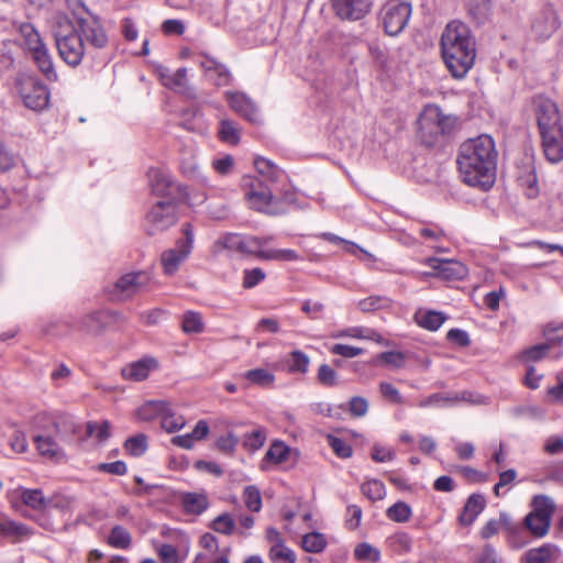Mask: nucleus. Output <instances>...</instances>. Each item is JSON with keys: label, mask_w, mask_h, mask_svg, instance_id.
<instances>
[{"label": "nucleus", "mask_w": 563, "mask_h": 563, "mask_svg": "<svg viewBox=\"0 0 563 563\" xmlns=\"http://www.w3.org/2000/svg\"><path fill=\"white\" fill-rule=\"evenodd\" d=\"M543 334L547 338V343L537 344L534 346L529 347L525 351V355L530 361H540L542 360L552 343H561L563 342V322H550L544 327Z\"/></svg>", "instance_id": "16"}, {"label": "nucleus", "mask_w": 563, "mask_h": 563, "mask_svg": "<svg viewBox=\"0 0 563 563\" xmlns=\"http://www.w3.org/2000/svg\"><path fill=\"white\" fill-rule=\"evenodd\" d=\"M411 15V4L404 0H388L380 8L379 21L388 35L404 31Z\"/></svg>", "instance_id": "8"}, {"label": "nucleus", "mask_w": 563, "mask_h": 563, "mask_svg": "<svg viewBox=\"0 0 563 563\" xmlns=\"http://www.w3.org/2000/svg\"><path fill=\"white\" fill-rule=\"evenodd\" d=\"M9 445L15 453H25L27 451L29 444L24 432L15 430L9 438Z\"/></svg>", "instance_id": "62"}, {"label": "nucleus", "mask_w": 563, "mask_h": 563, "mask_svg": "<svg viewBox=\"0 0 563 563\" xmlns=\"http://www.w3.org/2000/svg\"><path fill=\"white\" fill-rule=\"evenodd\" d=\"M533 113L539 133L563 128L558 104L543 95L532 98Z\"/></svg>", "instance_id": "10"}, {"label": "nucleus", "mask_w": 563, "mask_h": 563, "mask_svg": "<svg viewBox=\"0 0 563 563\" xmlns=\"http://www.w3.org/2000/svg\"><path fill=\"white\" fill-rule=\"evenodd\" d=\"M18 31L23 40V44L30 52L44 46L38 32L31 23H20L18 25Z\"/></svg>", "instance_id": "29"}, {"label": "nucleus", "mask_w": 563, "mask_h": 563, "mask_svg": "<svg viewBox=\"0 0 563 563\" xmlns=\"http://www.w3.org/2000/svg\"><path fill=\"white\" fill-rule=\"evenodd\" d=\"M181 330L186 334H198L205 331L202 316L192 310H188L183 316Z\"/></svg>", "instance_id": "35"}, {"label": "nucleus", "mask_w": 563, "mask_h": 563, "mask_svg": "<svg viewBox=\"0 0 563 563\" xmlns=\"http://www.w3.org/2000/svg\"><path fill=\"white\" fill-rule=\"evenodd\" d=\"M244 503L251 511H260L262 508V497L255 486H247L244 489Z\"/></svg>", "instance_id": "58"}, {"label": "nucleus", "mask_w": 563, "mask_h": 563, "mask_svg": "<svg viewBox=\"0 0 563 563\" xmlns=\"http://www.w3.org/2000/svg\"><path fill=\"white\" fill-rule=\"evenodd\" d=\"M53 35L59 57L70 67H77L86 55H91L74 27V23L67 18H56Z\"/></svg>", "instance_id": "4"}, {"label": "nucleus", "mask_w": 563, "mask_h": 563, "mask_svg": "<svg viewBox=\"0 0 563 563\" xmlns=\"http://www.w3.org/2000/svg\"><path fill=\"white\" fill-rule=\"evenodd\" d=\"M272 240V236L258 238L252 235H242L240 253L246 255H255L261 258V253L265 252L264 250H262V247L269 243Z\"/></svg>", "instance_id": "28"}, {"label": "nucleus", "mask_w": 563, "mask_h": 563, "mask_svg": "<svg viewBox=\"0 0 563 563\" xmlns=\"http://www.w3.org/2000/svg\"><path fill=\"white\" fill-rule=\"evenodd\" d=\"M103 314L101 311L85 314L79 321L78 329L89 334L100 333L104 328Z\"/></svg>", "instance_id": "30"}, {"label": "nucleus", "mask_w": 563, "mask_h": 563, "mask_svg": "<svg viewBox=\"0 0 563 563\" xmlns=\"http://www.w3.org/2000/svg\"><path fill=\"white\" fill-rule=\"evenodd\" d=\"M379 360L386 365L402 367L405 365V354L399 351H388L379 354Z\"/></svg>", "instance_id": "64"}, {"label": "nucleus", "mask_w": 563, "mask_h": 563, "mask_svg": "<svg viewBox=\"0 0 563 563\" xmlns=\"http://www.w3.org/2000/svg\"><path fill=\"white\" fill-rule=\"evenodd\" d=\"M29 533L26 526L12 520L0 521V537H22Z\"/></svg>", "instance_id": "50"}, {"label": "nucleus", "mask_w": 563, "mask_h": 563, "mask_svg": "<svg viewBox=\"0 0 563 563\" xmlns=\"http://www.w3.org/2000/svg\"><path fill=\"white\" fill-rule=\"evenodd\" d=\"M390 306V299L384 296H369L361 299L357 307L363 312H373L379 309H385Z\"/></svg>", "instance_id": "42"}, {"label": "nucleus", "mask_w": 563, "mask_h": 563, "mask_svg": "<svg viewBox=\"0 0 563 563\" xmlns=\"http://www.w3.org/2000/svg\"><path fill=\"white\" fill-rule=\"evenodd\" d=\"M161 424L166 432L174 433L185 427L186 420L181 415H177L168 404V409L163 412Z\"/></svg>", "instance_id": "36"}, {"label": "nucleus", "mask_w": 563, "mask_h": 563, "mask_svg": "<svg viewBox=\"0 0 563 563\" xmlns=\"http://www.w3.org/2000/svg\"><path fill=\"white\" fill-rule=\"evenodd\" d=\"M183 506L186 512L200 515L208 508L209 503L203 494L187 493L183 498Z\"/></svg>", "instance_id": "32"}, {"label": "nucleus", "mask_w": 563, "mask_h": 563, "mask_svg": "<svg viewBox=\"0 0 563 563\" xmlns=\"http://www.w3.org/2000/svg\"><path fill=\"white\" fill-rule=\"evenodd\" d=\"M151 282L148 273L140 271L122 275L113 285L111 295L117 300H126L143 291Z\"/></svg>", "instance_id": "14"}, {"label": "nucleus", "mask_w": 563, "mask_h": 563, "mask_svg": "<svg viewBox=\"0 0 563 563\" xmlns=\"http://www.w3.org/2000/svg\"><path fill=\"white\" fill-rule=\"evenodd\" d=\"M347 409L351 416L360 418L367 413L368 402L364 397L354 396L350 399Z\"/></svg>", "instance_id": "60"}, {"label": "nucleus", "mask_w": 563, "mask_h": 563, "mask_svg": "<svg viewBox=\"0 0 563 563\" xmlns=\"http://www.w3.org/2000/svg\"><path fill=\"white\" fill-rule=\"evenodd\" d=\"M379 391L382 396L389 402L402 404L404 401L399 390L390 383L382 382L379 384Z\"/></svg>", "instance_id": "63"}, {"label": "nucleus", "mask_w": 563, "mask_h": 563, "mask_svg": "<svg viewBox=\"0 0 563 563\" xmlns=\"http://www.w3.org/2000/svg\"><path fill=\"white\" fill-rule=\"evenodd\" d=\"M88 437H96L99 442L106 441L110 437V422L104 420L101 423L89 421L86 424Z\"/></svg>", "instance_id": "49"}, {"label": "nucleus", "mask_w": 563, "mask_h": 563, "mask_svg": "<svg viewBox=\"0 0 563 563\" xmlns=\"http://www.w3.org/2000/svg\"><path fill=\"white\" fill-rule=\"evenodd\" d=\"M542 150L550 163L563 161V128L540 133Z\"/></svg>", "instance_id": "17"}, {"label": "nucleus", "mask_w": 563, "mask_h": 563, "mask_svg": "<svg viewBox=\"0 0 563 563\" xmlns=\"http://www.w3.org/2000/svg\"><path fill=\"white\" fill-rule=\"evenodd\" d=\"M468 15L477 24L484 23L490 12V0H467L466 1Z\"/></svg>", "instance_id": "31"}, {"label": "nucleus", "mask_w": 563, "mask_h": 563, "mask_svg": "<svg viewBox=\"0 0 563 563\" xmlns=\"http://www.w3.org/2000/svg\"><path fill=\"white\" fill-rule=\"evenodd\" d=\"M446 317L440 312L434 310L429 311H417L415 314L416 322L429 330V331H437L445 321Z\"/></svg>", "instance_id": "26"}, {"label": "nucleus", "mask_w": 563, "mask_h": 563, "mask_svg": "<svg viewBox=\"0 0 563 563\" xmlns=\"http://www.w3.org/2000/svg\"><path fill=\"white\" fill-rule=\"evenodd\" d=\"M496 162L495 142L487 134L463 142L456 159L464 183L484 190L495 181Z\"/></svg>", "instance_id": "1"}, {"label": "nucleus", "mask_w": 563, "mask_h": 563, "mask_svg": "<svg viewBox=\"0 0 563 563\" xmlns=\"http://www.w3.org/2000/svg\"><path fill=\"white\" fill-rule=\"evenodd\" d=\"M264 278L265 273L262 268L245 269L242 285L245 289H251L264 280Z\"/></svg>", "instance_id": "61"}, {"label": "nucleus", "mask_w": 563, "mask_h": 563, "mask_svg": "<svg viewBox=\"0 0 563 563\" xmlns=\"http://www.w3.org/2000/svg\"><path fill=\"white\" fill-rule=\"evenodd\" d=\"M417 137L422 145L433 147L446 141L460 125L455 114L445 113L438 104L423 107L417 120Z\"/></svg>", "instance_id": "3"}, {"label": "nucleus", "mask_w": 563, "mask_h": 563, "mask_svg": "<svg viewBox=\"0 0 563 563\" xmlns=\"http://www.w3.org/2000/svg\"><path fill=\"white\" fill-rule=\"evenodd\" d=\"M327 545V540L322 533L310 532L302 537L301 547L306 552L319 553L322 552Z\"/></svg>", "instance_id": "40"}, {"label": "nucleus", "mask_w": 563, "mask_h": 563, "mask_svg": "<svg viewBox=\"0 0 563 563\" xmlns=\"http://www.w3.org/2000/svg\"><path fill=\"white\" fill-rule=\"evenodd\" d=\"M238 443V437L234 433L229 432L228 434L218 438L216 441V448L221 453L231 456L234 454Z\"/></svg>", "instance_id": "52"}, {"label": "nucleus", "mask_w": 563, "mask_h": 563, "mask_svg": "<svg viewBox=\"0 0 563 563\" xmlns=\"http://www.w3.org/2000/svg\"><path fill=\"white\" fill-rule=\"evenodd\" d=\"M374 0H332L335 14L342 20L357 21L372 10Z\"/></svg>", "instance_id": "15"}, {"label": "nucleus", "mask_w": 563, "mask_h": 563, "mask_svg": "<svg viewBox=\"0 0 563 563\" xmlns=\"http://www.w3.org/2000/svg\"><path fill=\"white\" fill-rule=\"evenodd\" d=\"M148 179L153 194L162 200L181 201L187 196L186 188L176 183L166 172L152 168L148 170Z\"/></svg>", "instance_id": "12"}, {"label": "nucleus", "mask_w": 563, "mask_h": 563, "mask_svg": "<svg viewBox=\"0 0 563 563\" xmlns=\"http://www.w3.org/2000/svg\"><path fill=\"white\" fill-rule=\"evenodd\" d=\"M386 516L395 522H407L412 516L411 507L405 501H397L386 510Z\"/></svg>", "instance_id": "37"}, {"label": "nucleus", "mask_w": 563, "mask_h": 563, "mask_svg": "<svg viewBox=\"0 0 563 563\" xmlns=\"http://www.w3.org/2000/svg\"><path fill=\"white\" fill-rule=\"evenodd\" d=\"M362 494L372 501L384 499L386 495L385 485L378 479H369L361 485Z\"/></svg>", "instance_id": "39"}, {"label": "nucleus", "mask_w": 563, "mask_h": 563, "mask_svg": "<svg viewBox=\"0 0 563 563\" xmlns=\"http://www.w3.org/2000/svg\"><path fill=\"white\" fill-rule=\"evenodd\" d=\"M168 409V402L163 400H150L141 406L136 416L142 421H152L157 417H162L163 412Z\"/></svg>", "instance_id": "27"}, {"label": "nucleus", "mask_w": 563, "mask_h": 563, "mask_svg": "<svg viewBox=\"0 0 563 563\" xmlns=\"http://www.w3.org/2000/svg\"><path fill=\"white\" fill-rule=\"evenodd\" d=\"M15 88L24 106L34 111H41L48 106L49 91L36 77L22 75L15 80Z\"/></svg>", "instance_id": "7"}, {"label": "nucleus", "mask_w": 563, "mask_h": 563, "mask_svg": "<svg viewBox=\"0 0 563 563\" xmlns=\"http://www.w3.org/2000/svg\"><path fill=\"white\" fill-rule=\"evenodd\" d=\"M158 363L154 357H143L122 367L121 375L124 379L141 382L146 379L151 371L156 369Z\"/></svg>", "instance_id": "21"}, {"label": "nucleus", "mask_w": 563, "mask_h": 563, "mask_svg": "<svg viewBox=\"0 0 563 563\" xmlns=\"http://www.w3.org/2000/svg\"><path fill=\"white\" fill-rule=\"evenodd\" d=\"M558 27V19L553 11L545 10L539 13L532 22V31L540 40H545Z\"/></svg>", "instance_id": "23"}, {"label": "nucleus", "mask_w": 563, "mask_h": 563, "mask_svg": "<svg viewBox=\"0 0 563 563\" xmlns=\"http://www.w3.org/2000/svg\"><path fill=\"white\" fill-rule=\"evenodd\" d=\"M241 129L239 124L229 119H222L218 131L219 139L229 144H238L240 142Z\"/></svg>", "instance_id": "34"}, {"label": "nucleus", "mask_w": 563, "mask_h": 563, "mask_svg": "<svg viewBox=\"0 0 563 563\" xmlns=\"http://www.w3.org/2000/svg\"><path fill=\"white\" fill-rule=\"evenodd\" d=\"M532 505L533 510L525 517L523 525L531 534L542 538L549 531L555 504L550 497L538 495L533 497Z\"/></svg>", "instance_id": "6"}, {"label": "nucleus", "mask_w": 563, "mask_h": 563, "mask_svg": "<svg viewBox=\"0 0 563 563\" xmlns=\"http://www.w3.org/2000/svg\"><path fill=\"white\" fill-rule=\"evenodd\" d=\"M125 450L133 456H141L147 449V437L139 433L124 442Z\"/></svg>", "instance_id": "46"}, {"label": "nucleus", "mask_w": 563, "mask_h": 563, "mask_svg": "<svg viewBox=\"0 0 563 563\" xmlns=\"http://www.w3.org/2000/svg\"><path fill=\"white\" fill-rule=\"evenodd\" d=\"M243 377L247 379L251 384L258 385L262 387L271 386L275 380V376L264 368H255L247 371L243 374Z\"/></svg>", "instance_id": "41"}, {"label": "nucleus", "mask_w": 563, "mask_h": 563, "mask_svg": "<svg viewBox=\"0 0 563 563\" xmlns=\"http://www.w3.org/2000/svg\"><path fill=\"white\" fill-rule=\"evenodd\" d=\"M210 528L218 533L230 536L235 530V521L231 515L224 512L211 521Z\"/></svg>", "instance_id": "43"}, {"label": "nucleus", "mask_w": 563, "mask_h": 563, "mask_svg": "<svg viewBox=\"0 0 563 563\" xmlns=\"http://www.w3.org/2000/svg\"><path fill=\"white\" fill-rule=\"evenodd\" d=\"M177 200H159L146 214V231L150 235L162 232L177 221Z\"/></svg>", "instance_id": "9"}, {"label": "nucleus", "mask_w": 563, "mask_h": 563, "mask_svg": "<svg viewBox=\"0 0 563 563\" xmlns=\"http://www.w3.org/2000/svg\"><path fill=\"white\" fill-rule=\"evenodd\" d=\"M262 260H274V261H298L301 257L294 250L283 249V250H268L264 253H261Z\"/></svg>", "instance_id": "51"}, {"label": "nucleus", "mask_w": 563, "mask_h": 563, "mask_svg": "<svg viewBox=\"0 0 563 563\" xmlns=\"http://www.w3.org/2000/svg\"><path fill=\"white\" fill-rule=\"evenodd\" d=\"M245 198L250 207L260 212H271L269 207L273 203L274 196L261 179L252 176L243 178Z\"/></svg>", "instance_id": "13"}, {"label": "nucleus", "mask_w": 563, "mask_h": 563, "mask_svg": "<svg viewBox=\"0 0 563 563\" xmlns=\"http://www.w3.org/2000/svg\"><path fill=\"white\" fill-rule=\"evenodd\" d=\"M200 67L203 69L206 77L211 80L216 86L222 87L231 84L232 75L227 66L216 58L205 55L200 62Z\"/></svg>", "instance_id": "19"}, {"label": "nucleus", "mask_w": 563, "mask_h": 563, "mask_svg": "<svg viewBox=\"0 0 563 563\" xmlns=\"http://www.w3.org/2000/svg\"><path fill=\"white\" fill-rule=\"evenodd\" d=\"M558 549L552 544H543L526 553L527 563H549L556 555Z\"/></svg>", "instance_id": "33"}, {"label": "nucleus", "mask_w": 563, "mask_h": 563, "mask_svg": "<svg viewBox=\"0 0 563 563\" xmlns=\"http://www.w3.org/2000/svg\"><path fill=\"white\" fill-rule=\"evenodd\" d=\"M33 441L41 456L55 462L65 457L63 449L51 435L37 434Z\"/></svg>", "instance_id": "22"}, {"label": "nucleus", "mask_w": 563, "mask_h": 563, "mask_svg": "<svg viewBox=\"0 0 563 563\" xmlns=\"http://www.w3.org/2000/svg\"><path fill=\"white\" fill-rule=\"evenodd\" d=\"M309 357L301 351H294L290 353V362L288 368L292 373L305 374L308 371Z\"/></svg>", "instance_id": "56"}, {"label": "nucleus", "mask_w": 563, "mask_h": 563, "mask_svg": "<svg viewBox=\"0 0 563 563\" xmlns=\"http://www.w3.org/2000/svg\"><path fill=\"white\" fill-rule=\"evenodd\" d=\"M82 9V14L74 13V27L90 54L106 49L109 46V36L99 16L92 14L86 7Z\"/></svg>", "instance_id": "5"}, {"label": "nucleus", "mask_w": 563, "mask_h": 563, "mask_svg": "<svg viewBox=\"0 0 563 563\" xmlns=\"http://www.w3.org/2000/svg\"><path fill=\"white\" fill-rule=\"evenodd\" d=\"M327 440H328L330 448L333 450V452L339 457L347 459L352 455V453H353L352 446L343 439H340L335 435L329 434Z\"/></svg>", "instance_id": "55"}, {"label": "nucleus", "mask_w": 563, "mask_h": 563, "mask_svg": "<svg viewBox=\"0 0 563 563\" xmlns=\"http://www.w3.org/2000/svg\"><path fill=\"white\" fill-rule=\"evenodd\" d=\"M354 555L361 561L377 562L380 559V552L369 543L363 542L355 547Z\"/></svg>", "instance_id": "48"}, {"label": "nucleus", "mask_w": 563, "mask_h": 563, "mask_svg": "<svg viewBox=\"0 0 563 563\" xmlns=\"http://www.w3.org/2000/svg\"><path fill=\"white\" fill-rule=\"evenodd\" d=\"M230 107L244 119L256 123L260 120L258 111L253 101L242 92H225Z\"/></svg>", "instance_id": "20"}, {"label": "nucleus", "mask_w": 563, "mask_h": 563, "mask_svg": "<svg viewBox=\"0 0 563 563\" xmlns=\"http://www.w3.org/2000/svg\"><path fill=\"white\" fill-rule=\"evenodd\" d=\"M108 542L111 547L128 549L131 544V534L125 528L115 526L110 532Z\"/></svg>", "instance_id": "44"}, {"label": "nucleus", "mask_w": 563, "mask_h": 563, "mask_svg": "<svg viewBox=\"0 0 563 563\" xmlns=\"http://www.w3.org/2000/svg\"><path fill=\"white\" fill-rule=\"evenodd\" d=\"M183 233L185 239L177 241L176 249H169L162 253L161 262L165 274L173 275L179 264L185 261L192 250L194 244V229L190 223L183 225Z\"/></svg>", "instance_id": "11"}, {"label": "nucleus", "mask_w": 563, "mask_h": 563, "mask_svg": "<svg viewBox=\"0 0 563 563\" xmlns=\"http://www.w3.org/2000/svg\"><path fill=\"white\" fill-rule=\"evenodd\" d=\"M241 238L239 233H225L216 241L214 247L240 252Z\"/></svg>", "instance_id": "54"}, {"label": "nucleus", "mask_w": 563, "mask_h": 563, "mask_svg": "<svg viewBox=\"0 0 563 563\" xmlns=\"http://www.w3.org/2000/svg\"><path fill=\"white\" fill-rule=\"evenodd\" d=\"M269 560L272 563H295L296 554L287 548L283 542L273 544L269 550Z\"/></svg>", "instance_id": "38"}, {"label": "nucleus", "mask_w": 563, "mask_h": 563, "mask_svg": "<svg viewBox=\"0 0 563 563\" xmlns=\"http://www.w3.org/2000/svg\"><path fill=\"white\" fill-rule=\"evenodd\" d=\"M318 382L327 387L335 386L338 383L336 372L328 364H322L318 368Z\"/></svg>", "instance_id": "59"}, {"label": "nucleus", "mask_w": 563, "mask_h": 563, "mask_svg": "<svg viewBox=\"0 0 563 563\" xmlns=\"http://www.w3.org/2000/svg\"><path fill=\"white\" fill-rule=\"evenodd\" d=\"M162 79L164 86L170 89H180L186 87L187 82V68L181 67L172 75L162 73Z\"/></svg>", "instance_id": "47"}, {"label": "nucleus", "mask_w": 563, "mask_h": 563, "mask_svg": "<svg viewBox=\"0 0 563 563\" xmlns=\"http://www.w3.org/2000/svg\"><path fill=\"white\" fill-rule=\"evenodd\" d=\"M430 263L435 275L445 280H461L468 273L467 267L460 261L433 258Z\"/></svg>", "instance_id": "18"}, {"label": "nucleus", "mask_w": 563, "mask_h": 563, "mask_svg": "<svg viewBox=\"0 0 563 563\" xmlns=\"http://www.w3.org/2000/svg\"><path fill=\"white\" fill-rule=\"evenodd\" d=\"M266 440V432L260 428L245 434L244 446L251 451L260 450Z\"/></svg>", "instance_id": "57"}, {"label": "nucleus", "mask_w": 563, "mask_h": 563, "mask_svg": "<svg viewBox=\"0 0 563 563\" xmlns=\"http://www.w3.org/2000/svg\"><path fill=\"white\" fill-rule=\"evenodd\" d=\"M31 53L38 69L45 75V77L51 81L56 80L57 74L54 69L51 55L45 45Z\"/></svg>", "instance_id": "25"}, {"label": "nucleus", "mask_w": 563, "mask_h": 563, "mask_svg": "<svg viewBox=\"0 0 563 563\" xmlns=\"http://www.w3.org/2000/svg\"><path fill=\"white\" fill-rule=\"evenodd\" d=\"M443 60L454 78H464L476 57L475 40L468 27L459 21L450 22L441 36Z\"/></svg>", "instance_id": "2"}, {"label": "nucleus", "mask_w": 563, "mask_h": 563, "mask_svg": "<svg viewBox=\"0 0 563 563\" xmlns=\"http://www.w3.org/2000/svg\"><path fill=\"white\" fill-rule=\"evenodd\" d=\"M485 498L483 495H479V494H472L464 507H463V510L460 515V522L461 525L463 526H470L472 525L475 519L477 518V516L484 510L485 508Z\"/></svg>", "instance_id": "24"}, {"label": "nucleus", "mask_w": 563, "mask_h": 563, "mask_svg": "<svg viewBox=\"0 0 563 563\" xmlns=\"http://www.w3.org/2000/svg\"><path fill=\"white\" fill-rule=\"evenodd\" d=\"M21 499L26 506L35 510H41L46 506V500L41 489L24 488L21 492Z\"/></svg>", "instance_id": "45"}, {"label": "nucleus", "mask_w": 563, "mask_h": 563, "mask_svg": "<svg viewBox=\"0 0 563 563\" xmlns=\"http://www.w3.org/2000/svg\"><path fill=\"white\" fill-rule=\"evenodd\" d=\"M289 454V449L280 441H275L265 454V459L274 463L284 462Z\"/></svg>", "instance_id": "53"}]
</instances>
